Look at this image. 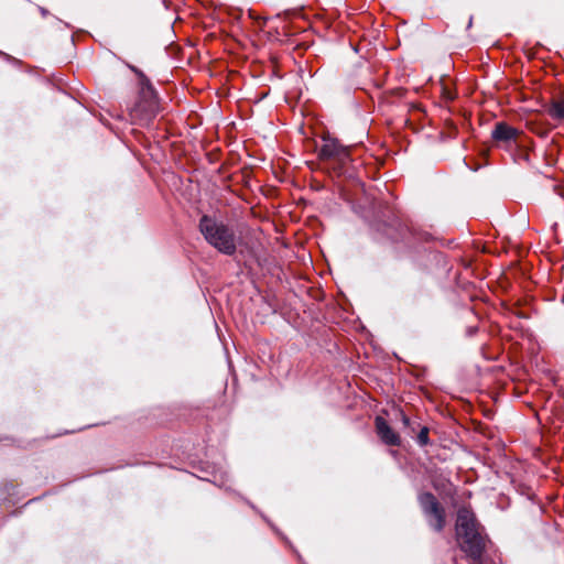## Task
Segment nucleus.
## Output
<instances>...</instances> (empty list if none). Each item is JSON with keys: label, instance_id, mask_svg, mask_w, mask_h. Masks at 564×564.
Returning a JSON list of instances; mask_svg holds the SVG:
<instances>
[{"label": "nucleus", "instance_id": "nucleus-1", "mask_svg": "<svg viewBox=\"0 0 564 564\" xmlns=\"http://www.w3.org/2000/svg\"><path fill=\"white\" fill-rule=\"evenodd\" d=\"M199 228L205 239L218 251L228 256L235 253V235L227 226L204 216L200 219Z\"/></svg>", "mask_w": 564, "mask_h": 564}, {"label": "nucleus", "instance_id": "nucleus-2", "mask_svg": "<svg viewBox=\"0 0 564 564\" xmlns=\"http://www.w3.org/2000/svg\"><path fill=\"white\" fill-rule=\"evenodd\" d=\"M419 502L427 519L429 524L436 531H442L445 525V511L437 499L430 492L419 496Z\"/></svg>", "mask_w": 564, "mask_h": 564}, {"label": "nucleus", "instance_id": "nucleus-3", "mask_svg": "<svg viewBox=\"0 0 564 564\" xmlns=\"http://www.w3.org/2000/svg\"><path fill=\"white\" fill-rule=\"evenodd\" d=\"M319 155L324 160H334L345 164L350 160V148L340 144L337 139L327 137L323 139Z\"/></svg>", "mask_w": 564, "mask_h": 564}, {"label": "nucleus", "instance_id": "nucleus-4", "mask_svg": "<svg viewBox=\"0 0 564 564\" xmlns=\"http://www.w3.org/2000/svg\"><path fill=\"white\" fill-rule=\"evenodd\" d=\"M462 550L471 558H479L485 549V540L479 532V529L475 531H468L465 534L457 536Z\"/></svg>", "mask_w": 564, "mask_h": 564}, {"label": "nucleus", "instance_id": "nucleus-5", "mask_svg": "<svg viewBox=\"0 0 564 564\" xmlns=\"http://www.w3.org/2000/svg\"><path fill=\"white\" fill-rule=\"evenodd\" d=\"M375 424L377 434L384 444L390 446L400 445V436L390 427L383 417L377 416Z\"/></svg>", "mask_w": 564, "mask_h": 564}, {"label": "nucleus", "instance_id": "nucleus-6", "mask_svg": "<svg viewBox=\"0 0 564 564\" xmlns=\"http://www.w3.org/2000/svg\"><path fill=\"white\" fill-rule=\"evenodd\" d=\"M479 529L476 522L475 516L471 511L466 508L458 510L456 521V534L460 536L468 531H475Z\"/></svg>", "mask_w": 564, "mask_h": 564}, {"label": "nucleus", "instance_id": "nucleus-7", "mask_svg": "<svg viewBox=\"0 0 564 564\" xmlns=\"http://www.w3.org/2000/svg\"><path fill=\"white\" fill-rule=\"evenodd\" d=\"M519 135V130L500 121L495 124L491 132V138L497 142L510 143L516 141Z\"/></svg>", "mask_w": 564, "mask_h": 564}, {"label": "nucleus", "instance_id": "nucleus-8", "mask_svg": "<svg viewBox=\"0 0 564 564\" xmlns=\"http://www.w3.org/2000/svg\"><path fill=\"white\" fill-rule=\"evenodd\" d=\"M547 111L553 119H564V100L552 102Z\"/></svg>", "mask_w": 564, "mask_h": 564}, {"label": "nucleus", "instance_id": "nucleus-9", "mask_svg": "<svg viewBox=\"0 0 564 564\" xmlns=\"http://www.w3.org/2000/svg\"><path fill=\"white\" fill-rule=\"evenodd\" d=\"M417 442L420 445L424 446L429 443V429L423 427L417 434Z\"/></svg>", "mask_w": 564, "mask_h": 564}, {"label": "nucleus", "instance_id": "nucleus-10", "mask_svg": "<svg viewBox=\"0 0 564 564\" xmlns=\"http://www.w3.org/2000/svg\"><path fill=\"white\" fill-rule=\"evenodd\" d=\"M400 416H401L403 424L408 426L410 424L409 417L402 411H400Z\"/></svg>", "mask_w": 564, "mask_h": 564}]
</instances>
